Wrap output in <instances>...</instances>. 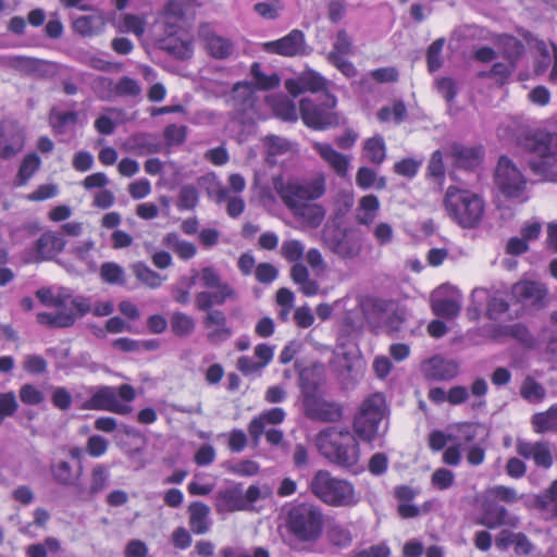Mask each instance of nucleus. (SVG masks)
Returning a JSON list of instances; mask_svg holds the SVG:
<instances>
[{"mask_svg":"<svg viewBox=\"0 0 557 557\" xmlns=\"http://www.w3.org/2000/svg\"><path fill=\"white\" fill-rule=\"evenodd\" d=\"M197 278L200 280L201 286L205 288H213L211 290H201L195 295V306L198 310H209L213 306H222L226 301H235L238 297L235 288L227 282L222 280L221 274L213 267H205L200 271H193L191 276L183 277L181 282L193 287Z\"/></svg>","mask_w":557,"mask_h":557,"instance_id":"obj_1","label":"nucleus"},{"mask_svg":"<svg viewBox=\"0 0 557 557\" xmlns=\"http://www.w3.org/2000/svg\"><path fill=\"white\" fill-rule=\"evenodd\" d=\"M444 208L459 226L471 230L483 220L485 202L480 195L469 189L449 186L444 197Z\"/></svg>","mask_w":557,"mask_h":557,"instance_id":"obj_2","label":"nucleus"},{"mask_svg":"<svg viewBox=\"0 0 557 557\" xmlns=\"http://www.w3.org/2000/svg\"><path fill=\"white\" fill-rule=\"evenodd\" d=\"M320 453L331 462L352 467L359 459L356 437L346 429L329 428L319 432L315 438Z\"/></svg>","mask_w":557,"mask_h":557,"instance_id":"obj_3","label":"nucleus"},{"mask_svg":"<svg viewBox=\"0 0 557 557\" xmlns=\"http://www.w3.org/2000/svg\"><path fill=\"white\" fill-rule=\"evenodd\" d=\"M309 491L320 502L332 507H352L359 502L354 485L335 478L327 470H318L309 482Z\"/></svg>","mask_w":557,"mask_h":557,"instance_id":"obj_4","label":"nucleus"},{"mask_svg":"<svg viewBox=\"0 0 557 557\" xmlns=\"http://www.w3.org/2000/svg\"><path fill=\"white\" fill-rule=\"evenodd\" d=\"M286 528L298 542L315 544L323 534V511L311 503L297 504L287 513Z\"/></svg>","mask_w":557,"mask_h":557,"instance_id":"obj_5","label":"nucleus"},{"mask_svg":"<svg viewBox=\"0 0 557 557\" xmlns=\"http://www.w3.org/2000/svg\"><path fill=\"white\" fill-rule=\"evenodd\" d=\"M524 148L531 153L530 168L549 182H557V133L537 132L528 136Z\"/></svg>","mask_w":557,"mask_h":557,"instance_id":"obj_6","label":"nucleus"},{"mask_svg":"<svg viewBox=\"0 0 557 557\" xmlns=\"http://www.w3.org/2000/svg\"><path fill=\"white\" fill-rule=\"evenodd\" d=\"M250 75L252 83H238L234 86L232 92L233 107L238 114L243 115L244 119L252 120L256 113L255 104L256 98L252 90V86L259 90L274 89L280 85V76L275 73L270 75L264 74L261 71V65L258 62L252 63L250 67Z\"/></svg>","mask_w":557,"mask_h":557,"instance_id":"obj_7","label":"nucleus"},{"mask_svg":"<svg viewBox=\"0 0 557 557\" xmlns=\"http://www.w3.org/2000/svg\"><path fill=\"white\" fill-rule=\"evenodd\" d=\"M275 189L286 208L312 202L325 195L326 176L323 172H318L311 178L276 183Z\"/></svg>","mask_w":557,"mask_h":557,"instance_id":"obj_8","label":"nucleus"},{"mask_svg":"<svg viewBox=\"0 0 557 557\" xmlns=\"http://www.w3.org/2000/svg\"><path fill=\"white\" fill-rule=\"evenodd\" d=\"M386 412L387 407L382 394L374 393L367 397L354 420L356 434L367 442L375 440L385 431V428L381 430V425Z\"/></svg>","mask_w":557,"mask_h":557,"instance_id":"obj_9","label":"nucleus"},{"mask_svg":"<svg viewBox=\"0 0 557 557\" xmlns=\"http://www.w3.org/2000/svg\"><path fill=\"white\" fill-rule=\"evenodd\" d=\"M336 104V97L329 92L323 96L321 102L304 98L299 103L301 120L308 127L313 129L337 127L345 123V119L334 111Z\"/></svg>","mask_w":557,"mask_h":557,"instance_id":"obj_10","label":"nucleus"},{"mask_svg":"<svg viewBox=\"0 0 557 557\" xmlns=\"http://www.w3.org/2000/svg\"><path fill=\"white\" fill-rule=\"evenodd\" d=\"M494 182L498 190L508 199L525 201L528 181L517 164L506 156H502L494 173Z\"/></svg>","mask_w":557,"mask_h":557,"instance_id":"obj_11","label":"nucleus"},{"mask_svg":"<svg viewBox=\"0 0 557 557\" xmlns=\"http://www.w3.org/2000/svg\"><path fill=\"white\" fill-rule=\"evenodd\" d=\"M302 406L306 417L313 421L331 423L343 418V406L334 400L325 399L314 392H302Z\"/></svg>","mask_w":557,"mask_h":557,"instance_id":"obj_12","label":"nucleus"},{"mask_svg":"<svg viewBox=\"0 0 557 557\" xmlns=\"http://www.w3.org/2000/svg\"><path fill=\"white\" fill-rule=\"evenodd\" d=\"M263 49L269 53L288 58L305 57L311 52V48L306 42L304 32L299 29H293L277 40L265 42Z\"/></svg>","mask_w":557,"mask_h":557,"instance_id":"obj_13","label":"nucleus"},{"mask_svg":"<svg viewBox=\"0 0 557 557\" xmlns=\"http://www.w3.org/2000/svg\"><path fill=\"white\" fill-rule=\"evenodd\" d=\"M65 240L54 232H45L36 240L34 247L24 252L25 262H40L50 260L59 255L65 247Z\"/></svg>","mask_w":557,"mask_h":557,"instance_id":"obj_14","label":"nucleus"},{"mask_svg":"<svg viewBox=\"0 0 557 557\" xmlns=\"http://www.w3.org/2000/svg\"><path fill=\"white\" fill-rule=\"evenodd\" d=\"M87 410H107L119 414H127L132 407L117 399L116 388L112 386L99 387L83 405Z\"/></svg>","mask_w":557,"mask_h":557,"instance_id":"obj_15","label":"nucleus"},{"mask_svg":"<svg viewBox=\"0 0 557 557\" xmlns=\"http://www.w3.org/2000/svg\"><path fill=\"white\" fill-rule=\"evenodd\" d=\"M25 136L22 127L10 121L0 123V158L11 159L24 148Z\"/></svg>","mask_w":557,"mask_h":557,"instance_id":"obj_16","label":"nucleus"},{"mask_svg":"<svg viewBox=\"0 0 557 557\" xmlns=\"http://www.w3.org/2000/svg\"><path fill=\"white\" fill-rule=\"evenodd\" d=\"M482 510L478 523L488 529H497L502 525L516 528L519 524V518L517 516L509 513L504 506L498 505L485 496Z\"/></svg>","mask_w":557,"mask_h":557,"instance_id":"obj_17","label":"nucleus"},{"mask_svg":"<svg viewBox=\"0 0 557 557\" xmlns=\"http://www.w3.org/2000/svg\"><path fill=\"white\" fill-rule=\"evenodd\" d=\"M311 147L338 177L345 178L348 176L350 168L349 156L337 151L329 143L312 141Z\"/></svg>","mask_w":557,"mask_h":557,"instance_id":"obj_18","label":"nucleus"},{"mask_svg":"<svg viewBox=\"0 0 557 557\" xmlns=\"http://www.w3.org/2000/svg\"><path fill=\"white\" fill-rule=\"evenodd\" d=\"M203 326L209 330L207 339L212 344H220L232 336V330L227 326V319L223 311L218 309L203 310Z\"/></svg>","mask_w":557,"mask_h":557,"instance_id":"obj_19","label":"nucleus"},{"mask_svg":"<svg viewBox=\"0 0 557 557\" xmlns=\"http://www.w3.org/2000/svg\"><path fill=\"white\" fill-rule=\"evenodd\" d=\"M327 81L318 72L307 70L302 72L296 79H287L285 88L293 96H297L304 91L318 92L326 88Z\"/></svg>","mask_w":557,"mask_h":557,"instance_id":"obj_20","label":"nucleus"},{"mask_svg":"<svg viewBox=\"0 0 557 557\" xmlns=\"http://www.w3.org/2000/svg\"><path fill=\"white\" fill-rule=\"evenodd\" d=\"M425 377L436 381H448L459 372V366L455 360L435 356L422 364Z\"/></svg>","mask_w":557,"mask_h":557,"instance_id":"obj_21","label":"nucleus"},{"mask_svg":"<svg viewBox=\"0 0 557 557\" xmlns=\"http://www.w3.org/2000/svg\"><path fill=\"white\" fill-rule=\"evenodd\" d=\"M215 509L220 513L245 510L243 485L238 483L218 491Z\"/></svg>","mask_w":557,"mask_h":557,"instance_id":"obj_22","label":"nucleus"},{"mask_svg":"<svg viewBox=\"0 0 557 557\" xmlns=\"http://www.w3.org/2000/svg\"><path fill=\"white\" fill-rule=\"evenodd\" d=\"M293 216L304 226L318 228L325 219L324 207L314 201L287 208Z\"/></svg>","mask_w":557,"mask_h":557,"instance_id":"obj_23","label":"nucleus"},{"mask_svg":"<svg viewBox=\"0 0 557 557\" xmlns=\"http://www.w3.org/2000/svg\"><path fill=\"white\" fill-rule=\"evenodd\" d=\"M511 292L518 301L536 306L547 296L546 286L534 281H520L512 286Z\"/></svg>","mask_w":557,"mask_h":557,"instance_id":"obj_24","label":"nucleus"},{"mask_svg":"<svg viewBox=\"0 0 557 557\" xmlns=\"http://www.w3.org/2000/svg\"><path fill=\"white\" fill-rule=\"evenodd\" d=\"M196 0H169L162 13L164 32L170 36L174 35L183 21L186 10Z\"/></svg>","mask_w":557,"mask_h":557,"instance_id":"obj_25","label":"nucleus"},{"mask_svg":"<svg viewBox=\"0 0 557 557\" xmlns=\"http://www.w3.org/2000/svg\"><path fill=\"white\" fill-rule=\"evenodd\" d=\"M286 417L282 408L275 407L261 412L255 417L248 424V432L253 442L258 443L264 432L267 424L276 425L284 421Z\"/></svg>","mask_w":557,"mask_h":557,"instance_id":"obj_26","label":"nucleus"},{"mask_svg":"<svg viewBox=\"0 0 557 557\" xmlns=\"http://www.w3.org/2000/svg\"><path fill=\"white\" fill-rule=\"evenodd\" d=\"M449 154L455 164L463 169H472L480 164L482 151L480 148L466 147L460 144H454L449 148Z\"/></svg>","mask_w":557,"mask_h":557,"instance_id":"obj_27","label":"nucleus"},{"mask_svg":"<svg viewBox=\"0 0 557 557\" xmlns=\"http://www.w3.org/2000/svg\"><path fill=\"white\" fill-rule=\"evenodd\" d=\"M106 17L101 12L79 16L73 22L74 30L84 37L98 35L103 32Z\"/></svg>","mask_w":557,"mask_h":557,"instance_id":"obj_28","label":"nucleus"},{"mask_svg":"<svg viewBox=\"0 0 557 557\" xmlns=\"http://www.w3.org/2000/svg\"><path fill=\"white\" fill-rule=\"evenodd\" d=\"M83 467L74 470L70 462L59 460L51 465V474L53 480L63 486H75L81 480Z\"/></svg>","mask_w":557,"mask_h":557,"instance_id":"obj_29","label":"nucleus"},{"mask_svg":"<svg viewBox=\"0 0 557 557\" xmlns=\"http://www.w3.org/2000/svg\"><path fill=\"white\" fill-rule=\"evenodd\" d=\"M189 527L196 534H205L210 530V508L200 502L191 503L188 507Z\"/></svg>","mask_w":557,"mask_h":557,"instance_id":"obj_30","label":"nucleus"},{"mask_svg":"<svg viewBox=\"0 0 557 557\" xmlns=\"http://www.w3.org/2000/svg\"><path fill=\"white\" fill-rule=\"evenodd\" d=\"M380 210V201L375 195H366L360 198L356 211V220L361 225H370L374 222Z\"/></svg>","mask_w":557,"mask_h":557,"instance_id":"obj_31","label":"nucleus"},{"mask_svg":"<svg viewBox=\"0 0 557 557\" xmlns=\"http://www.w3.org/2000/svg\"><path fill=\"white\" fill-rule=\"evenodd\" d=\"M327 543L336 550L348 548L352 543L351 531L342 523H331L325 533Z\"/></svg>","mask_w":557,"mask_h":557,"instance_id":"obj_32","label":"nucleus"},{"mask_svg":"<svg viewBox=\"0 0 557 557\" xmlns=\"http://www.w3.org/2000/svg\"><path fill=\"white\" fill-rule=\"evenodd\" d=\"M290 277L295 284L299 285V289L306 296L317 295L319 285L314 280L310 278L307 267L302 263H295L290 269Z\"/></svg>","mask_w":557,"mask_h":557,"instance_id":"obj_33","label":"nucleus"},{"mask_svg":"<svg viewBox=\"0 0 557 557\" xmlns=\"http://www.w3.org/2000/svg\"><path fill=\"white\" fill-rule=\"evenodd\" d=\"M57 313L39 312L37 314V322L48 327H70L76 322V314L74 312H66L64 309H57Z\"/></svg>","mask_w":557,"mask_h":557,"instance_id":"obj_34","label":"nucleus"},{"mask_svg":"<svg viewBox=\"0 0 557 557\" xmlns=\"http://www.w3.org/2000/svg\"><path fill=\"white\" fill-rule=\"evenodd\" d=\"M162 244L172 249L181 259L189 260L197 253V248L194 244L183 240L176 233H168Z\"/></svg>","mask_w":557,"mask_h":557,"instance_id":"obj_35","label":"nucleus"},{"mask_svg":"<svg viewBox=\"0 0 557 557\" xmlns=\"http://www.w3.org/2000/svg\"><path fill=\"white\" fill-rule=\"evenodd\" d=\"M531 424L534 432L540 434L557 431V404L553 405L544 412L533 414Z\"/></svg>","mask_w":557,"mask_h":557,"instance_id":"obj_36","label":"nucleus"},{"mask_svg":"<svg viewBox=\"0 0 557 557\" xmlns=\"http://www.w3.org/2000/svg\"><path fill=\"white\" fill-rule=\"evenodd\" d=\"M366 159L373 164H381L386 159V146L381 135L368 138L363 145Z\"/></svg>","mask_w":557,"mask_h":557,"instance_id":"obj_37","label":"nucleus"},{"mask_svg":"<svg viewBox=\"0 0 557 557\" xmlns=\"http://www.w3.org/2000/svg\"><path fill=\"white\" fill-rule=\"evenodd\" d=\"M498 45L507 61L517 65L519 59L524 53L523 44L513 36L502 35L498 38Z\"/></svg>","mask_w":557,"mask_h":557,"instance_id":"obj_38","label":"nucleus"},{"mask_svg":"<svg viewBox=\"0 0 557 557\" xmlns=\"http://www.w3.org/2000/svg\"><path fill=\"white\" fill-rule=\"evenodd\" d=\"M264 146L267 147V160L270 163H275L277 156H283L292 151V143L283 137L276 135H269L263 139Z\"/></svg>","mask_w":557,"mask_h":557,"instance_id":"obj_39","label":"nucleus"},{"mask_svg":"<svg viewBox=\"0 0 557 557\" xmlns=\"http://www.w3.org/2000/svg\"><path fill=\"white\" fill-rule=\"evenodd\" d=\"M535 503L549 518L557 519V479L550 483L543 494L536 497Z\"/></svg>","mask_w":557,"mask_h":557,"instance_id":"obj_40","label":"nucleus"},{"mask_svg":"<svg viewBox=\"0 0 557 557\" xmlns=\"http://www.w3.org/2000/svg\"><path fill=\"white\" fill-rule=\"evenodd\" d=\"M207 49L209 53L216 59H225L233 53L232 42L219 35H210L207 37Z\"/></svg>","mask_w":557,"mask_h":557,"instance_id":"obj_41","label":"nucleus"},{"mask_svg":"<svg viewBox=\"0 0 557 557\" xmlns=\"http://www.w3.org/2000/svg\"><path fill=\"white\" fill-rule=\"evenodd\" d=\"M356 183L362 189H369L371 187L383 189L386 186V180L384 177H377L376 172L367 166L358 169Z\"/></svg>","mask_w":557,"mask_h":557,"instance_id":"obj_42","label":"nucleus"},{"mask_svg":"<svg viewBox=\"0 0 557 557\" xmlns=\"http://www.w3.org/2000/svg\"><path fill=\"white\" fill-rule=\"evenodd\" d=\"M520 395L531 404H539L545 398L546 391L542 384L528 376L521 384Z\"/></svg>","mask_w":557,"mask_h":557,"instance_id":"obj_43","label":"nucleus"},{"mask_svg":"<svg viewBox=\"0 0 557 557\" xmlns=\"http://www.w3.org/2000/svg\"><path fill=\"white\" fill-rule=\"evenodd\" d=\"M132 269L136 278L148 287L157 288L161 286L163 277L156 271L151 270L144 262L134 263Z\"/></svg>","mask_w":557,"mask_h":557,"instance_id":"obj_44","label":"nucleus"},{"mask_svg":"<svg viewBox=\"0 0 557 557\" xmlns=\"http://www.w3.org/2000/svg\"><path fill=\"white\" fill-rule=\"evenodd\" d=\"M133 149L139 154L158 153L162 149V144L150 134H138L132 139Z\"/></svg>","mask_w":557,"mask_h":557,"instance_id":"obj_45","label":"nucleus"},{"mask_svg":"<svg viewBox=\"0 0 557 557\" xmlns=\"http://www.w3.org/2000/svg\"><path fill=\"white\" fill-rule=\"evenodd\" d=\"M110 480L109 469L104 465H97L90 473V483L88 493L95 496L107 488Z\"/></svg>","mask_w":557,"mask_h":557,"instance_id":"obj_46","label":"nucleus"},{"mask_svg":"<svg viewBox=\"0 0 557 557\" xmlns=\"http://www.w3.org/2000/svg\"><path fill=\"white\" fill-rule=\"evenodd\" d=\"M460 302L459 300L447 297V298H438L434 297L432 300V309L434 313L438 317L443 318H454L460 311Z\"/></svg>","mask_w":557,"mask_h":557,"instance_id":"obj_47","label":"nucleus"},{"mask_svg":"<svg viewBox=\"0 0 557 557\" xmlns=\"http://www.w3.org/2000/svg\"><path fill=\"white\" fill-rule=\"evenodd\" d=\"M485 497L490 498L495 503L496 500H499L506 504H515L521 498V496L513 487H508L505 485H495L488 487L485 491Z\"/></svg>","mask_w":557,"mask_h":557,"instance_id":"obj_48","label":"nucleus"},{"mask_svg":"<svg viewBox=\"0 0 557 557\" xmlns=\"http://www.w3.org/2000/svg\"><path fill=\"white\" fill-rule=\"evenodd\" d=\"M332 249L343 259H355L361 252V244L358 239L345 237L334 244Z\"/></svg>","mask_w":557,"mask_h":557,"instance_id":"obj_49","label":"nucleus"},{"mask_svg":"<svg viewBox=\"0 0 557 557\" xmlns=\"http://www.w3.org/2000/svg\"><path fill=\"white\" fill-rule=\"evenodd\" d=\"M40 166V159L37 154L32 153L27 154L20 166L17 176H16V185L22 186L27 183V181L37 172Z\"/></svg>","mask_w":557,"mask_h":557,"instance_id":"obj_50","label":"nucleus"},{"mask_svg":"<svg viewBox=\"0 0 557 557\" xmlns=\"http://www.w3.org/2000/svg\"><path fill=\"white\" fill-rule=\"evenodd\" d=\"M76 122V112H57L53 110L50 114V124L57 134H65L69 127L75 125Z\"/></svg>","mask_w":557,"mask_h":557,"instance_id":"obj_51","label":"nucleus"},{"mask_svg":"<svg viewBox=\"0 0 557 557\" xmlns=\"http://www.w3.org/2000/svg\"><path fill=\"white\" fill-rule=\"evenodd\" d=\"M100 277L108 284H125V271L114 262H106L100 267Z\"/></svg>","mask_w":557,"mask_h":557,"instance_id":"obj_52","label":"nucleus"},{"mask_svg":"<svg viewBox=\"0 0 557 557\" xmlns=\"http://www.w3.org/2000/svg\"><path fill=\"white\" fill-rule=\"evenodd\" d=\"M354 53L352 40L345 29H339L327 55L344 58Z\"/></svg>","mask_w":557,"mask_h":557,"instance_id":"obj_53","label":"nucleus"},{"mask_svg":"<svg viewBox=\"0 0 557 557\" xmlns=\"http://www.w3.org/2000/svg\"><path fill=\"white\" fill-rule=\"evenodd\" d=\"M171 329L177 336H187L194 332L195 321L183 312H174L171 317Z\"/></svg>","mask_w":557,"mask_h":557,"instance_id":"obj_54","label":"nucleus"},{"mask_svg":"<svg viewBox=\"0 0 557 557\" xmlns=\"http://www.w3.org/2000/svg\"><path fill=\"white\" fill-rule=\"evenodd\" d=\"M91 88L96 96L101 100H111L115 98V83L110 77H95L91 83Z\"/></svg>","mask_w":557,"mask_h":557,"instance_id":"obj_55","label":"nucleus"},{"mask_svg":"<svg viewBox=\"0 0 557 557\" xmlns=\"http://www.w3.org/2000/svg\"><path fill=\"white\" fill-rule=\"evenodd\" d=\"M160 48L182 60L190 58L193 53L190 44L177 39L161 40Z\"/></svg>","mask_w":557,"mask_h":557,"instance_id":"obj_56","label":"nucleus"},{"mask_svg":"<svg viewBox=\"0 0 557 557\" xmlns=\"http://www.w3.org/2000/svg\"><path fill=\"white\" fill-rule=\"evenodd\" d=\"M119 29L122 33H133L137 37H140L146 30V21L139 15L125 14L122 17Z\"/></svg>","mask_w":557,"mask_h":557,"instance_id":"obj_57","label":"nucleus"},{"mask_svg":"<svg viewBox=\"0 0 557 557\" xmlns=\"http://www.w3.org/2000/svg\"><path fill=\"white\" fill-rule=\"evenodd\" d=\"M115 97H138L141 94V86L140 84L129 77V76H122L116 83H115Z\"/></svg>","mask_w":557,"mask_h":557,"instance_id":"obj_58","label":"nucleus"},{"mask_svg":"<svg viewBox=\"0 0 557 557\" xmlns=\"http://www.w3.org/2000/svg\"><path fill=\"white\" fill-rule=\"evenodd\" d=\"M305 253V245L297 239H288L283 242L281 255L288 261L299 263Z\"/></svg>","mask_w":557,"mask_h":557,"instance_id":"obj_59","label":"nucleus"},{"mask_svg":"<svg viewBox=\"0 0 557 557\" xmlns=\"http://www.w3.org/2000/svg\"><path fill=\"white\" fill-rule=\"evenodd\" d=\"M273 110L275 114L284 121L295 122L298 119L295 103L286 97L278 99L274 103Z\"/></svg>","mask_w":557,"mask_h":557,"instance_id":"obj_60","label":"nucleus"},{"mask_svg":"<svg viewBox=\"0 0 557 557\" xmlns=\"http://www.w3.org/2000/svg\"><path fill=\"white\" fill-rule=\"evenodd\" d=\"M198 190L193 185H184L180 189L177 208L180 210H190L197 206Z\"/></svg>","mask_w":557,"mask_h":557,"instance_id":"obj_61","label":"nucleus"},{"mask_svg":"<svg viewBox=\"0 0 557 557\" xmlns=\"http://www.w3.org/2000/svg\"><path fill=\"white\" fill-rule=\"evenodd\" d=\"M255 12L267 20H275L278 17L283 5L280 0H269L265 2H258L253 5Z\"/></svg>","mask_w":557,"mask_h":557,"instance_id":"obj_62","label":"nucleus"},{"mask_svg":"<svg viewBox=\"0 0 557 557\" xmlns=\"http://www.w3.org/2000/svg\"><path fill=\"white\" fill-rule=\"evenodd\" d=\"M517 65L515 63H495L488 71V78H494L499 85H504L508 82L511 74L515 72Z\"/></svg>","mask_w":557,"mask_h":557,"instance_id":"obj_63","label":"nucleus"},{"mask_svg":"<svg viewBox=\"0 0 557 557\" xmlns=\"http://www.w3.org/2000/svg\"><path fill=\"white\" fill-rule=\"evenodd\" d=\"M187 127L185 125L170 124L164 128L163 136L168 146H180L186 139Z\"/></svg>","mask_w":557,"mask_h":557,"instance_id":"obj_64","label":"nucleus"}]
</instances>
